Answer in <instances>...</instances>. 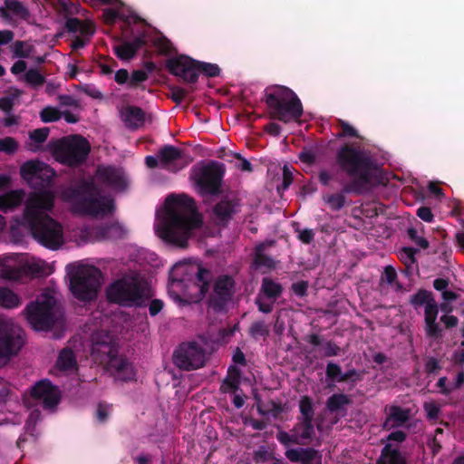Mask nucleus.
Listing matches in <instances>:
<instances>
[{
	"label": "nucleus",
	"instance_id": "nucleus-1",
	"mask_svg": "<svg viewBox=\"0 0 464 464\" xmlns=\"http://www.w3.org/2000/svg\"><path fill=\"white\" fill-rule=\"evenodd\" d=\"M201 225L202 218L194 201L179 195L169 197L157 211L154 229L164 242L185 248Z\"/></svg>",
	"mask_w": 464,
	"mask_h": 464
},
{
	"label": "nucleus",
	"instance_id": "nucleus-2",
	"mask_svg": "<svg viewBox=\"0 0 464 464\" xmlns=\"http://www.w3.org/2000/svg\"><path fill=\"white\" fill-rule=\"evenodd\" d=\"M54 198V192L48 189L30 193L25 200L22 218V225L31 231L35 240L53 250L65 242L62 224L50 216Z\"/></svg>",
	"mask_w": 464,
	"mask_h": 464
},
{
	"label": "nucleus",
	"instance_id": "nucleus-3",
	"mask_svg": "<svg viewBox=\"0 0 464 464\" xmlns=\"http://www.w3.org/2000/svg\"><path fill=\"white\" fill-rule=\"evenodd\" d=\"M210 273L197 262H179L171 269L169 295L177 303L198 302L208 290Z\"/></svg>",
	"mask_w": 464,
	"mask_h": 464
},
{
	"label": "nucleus",
	"instance_id": "nucleus-4",
	"mask_svg": "<svg viewBox=\"0 0 464 464\" xmlns=\"http://www.w3.org/2000/svg\"><path fill=\"white\" fill-rule=\"evenodd\" d=\"M62 198L79 214L103 217L114 209L113 200L109 197H101L94 183H84L77 189L68 188L62 193Z\"/></svg>",
	"mask_w": 464,
	"mask_h": 464
},
{
	"label": "nucleus",
	"instance_id": "nucleus-5",
	"mask_svg": "<svg viewBox=\"0 0 464 464\" xmlns=\"http://www.w3.org/2000/svg\"><path fill=\"white\" fill-rule=\"evenodd\" d=\"M23 314L36 331H49L63 324L62 312L57 304V293L53 288L44 289L35 302L26 305Z\"/></svg>",
	"mask_w": 464,
	"mask_h": 464
},
{
	"label": "nucleus",
	"instance_id": "nucleus-6",
	"mask_svg": "<svg viewBox=\"0 0 464 464\" xmlns=\"http://www.w3.org/2000/svg\"><path fill=\"white\" fill-rule=\"evenodd\" d=\"M106 296L110 302L121 306L137 307L145 304L151 294L140 276L130 272L111 282L106 289Z\"/></svg>",
	"mask_w": 464,
	"mask_h": 464
},
{
	"label": "nucleus",
	"instance_id": "nucleus-7",
	"mask_svg": "<svg viewBox=\"0 0 464 464\" xmlns=\"http://www.w3.org/2000/svg\"><path fill=\"white\" fill-rule=\"evenodd\" d=\"M91 353L95 362H107L108 371L115 379L131 381L135 378L136 372L132 364L114 355L112 338L107 333L101 331L92 334Z\"/></svg>",
	"mask_w": 464,
	"mask_h": 464
},
{
	"label": "nucleus",
	"instance_id": "nucleus-8",
	"mask_svg": "<svg viewBox=\"0 0 464 464\" xmlns=\"http://www.w3.org/2000/svg\"><path fill=\"white\" fill-rule=\"evenodd\" d=\"M338 160L353 176L356 190H365L379 182V169L371 165L362 152L346 147L339 151Z\"/></svg>",
	"mask_w": 464,
	"mask_h": 464
},
{
	"label": "nucleus",
	"instance_id": "nucleus-9",
	"mask_svg": "<svg viewBox=\"0 0 464 464\" xmlns=\"http://www.w3.org/2000/svg\"><path fill=\"white\" fill-rule=\"evenodd\" d=\"M266 102L273 117L284 122L298 120L303 113L300 100L292 90L284 86L267 88Z\"/></svg>",
	"mask_w": 464,
	"mask_h": 464
},
{
	"label": "nucleus",
	"instance_id": "nucleus-10",
	"mask_svg": "<svg viewBox=\"0 0 464 464\" xmlns=\"http://www.w3.org/2000/svg\"><path fill=\"white\" fill-rule=\"evenodd\" d=\"M66 269L70 276V289L76 298L92 300L97 295L102 284V273L98 268L71 264Z\"/></svg>",
	"mask_w": 464,
	"mask_h": 464
},
{
	"label": "nucleus",
	"instance_id": "nucleus-11",
	"mask_svg": "<svg viewBox=\"0 0 464 464\" xmlns=\"http://www.w3.org/2000/svg\"><path fill=\"white\" fill-rule=\"evenodd\" d=\"M23 345V331L10 318L0 315V368L16 354Z\"/></svg>",
	"mask_w": 464,
	"mask_h": 464
},
{
	"label": "nucleus",
	"instance_id": "nucleus-12",
	"mask_svg": "<svg viewBox=\"0 0 464 464\" xmlns=\"http://www.w3.org/2000/svg\"><path fill=\"white\" fill-rule=\"evenodd\" d=\"M90 151L88 141L81 136H70L59 140L54 148L55 159L63 164L75 166L82 163Z\"/></svg>",
	"mask_w": 464,
	"mask_h": 464
},
{
	"label": "nucleus",
	"instance_id": "nucleus-13",
	"mask_svg": "<svg viewBox=\"0 0 464 464\" xmlns=\"http://www.w3.org/2000/svg\"><path fill=\"white\" fill-rule=\"evenodd\" d=\"M201 194H214L219 185L221 169L217 164H201L193 168L191 176Z\"/></svg>",
	"mask_w": 464,
	"mask_h": 464
},
{
	"label": "nucleus",
	"instance_id": "nucleus-14",
	"mask_svg": "<svg viewBox=\"0 0 464 464\" xmlns=\"http://www.w3.org/2000/svg\"><path fill=\"white\" fill-rule=\"evenodd\" d=\"M411 303L417 308L424 307L425 330L429 336H438L440 333L437 323L438 305L430 292L420 290L411 298Z\"/></svg>",
	"mask_w": 464,
	"mask_h": 464
},
{
	"label": "nucleus",
	"instance_id": "nucleus-15",
	"mask_svg": "<svg viewBox=\"0 0 464 464\" xmlns=\"http://www.w3.org/2000/svg\"><path fill=\"white\" fill-rule=\"evenodd\" d=\"M205 362L206 351L197 343L182 344L174 353V362L182 370L198 369L205 364Z\"/></svg>",
	"mask_w": 464,
	"mask_h": 464
},
{
	"label": "nucleus",
	"instance_id": "nucleus-16",
	"mask_svg": "<svg viewBox=\"0 0 464 464\" xmlns=\"http://www.w3.org/2000/svg\"><path fill=\"white\" fill-rule=\"evenodd\" d=\"M121 232V227L117 223H113L105 228H90L86 226H81L72 230L70 240L82 245L116 237L120 236Z\"/></svg>",
	"mask_w": 464,
	"mask_h": 464
},
{
	"label": "nucleus",
	"instance_id": "nucleus-17",
	"mask_svg": "<svg viewBox=\"0 0 464 464\" xmlns=\"http://www.w3.org/2000/svg\"><path fill=\"white\" fill-rule=\"evenodd\" d=\"M22 179L30 186L36 187L50 181L55 175L53 169L38 160L24 162L20 168Z\"/></svg>",
	"mask_w": 464,
	"mask_h": 464
},
{
	"label": "nucleus",
	"instance_id": "nucleus-18",
	"mask_svg": "<svg viewBox=\"0 0 464 464\" xmlns=\"http://www.w3.org/2000/svg\"><path fill=\"white\" fill-rule=\"evenodd\" d=\"M167 66L172 74L182 78L187 82H195L198 80V62L186 55L169 59Z\"/></svg>",
	"mask_w": 464,
	"mask_h": 464
},
{
	"label": "nucleus",
	"instance_id": "nucleus-19",
	"mask_svg": "<svg viewBox=\"0 0 464 464\" xmlns=\"http://www.w3.org/2000/svg\"><path fill=\"white\" fill-rule=\"evenodd\" d=\"M24 256L8 254L0 256V278L18 281L24 274Z\"/></svg>",
	"mask_w": 464,
	"mask_h": 464
},
{
	"label": "nucleus",
	"instance_id": "nucleus-20",
	"mask_svg": "<svg viewBox=\"0 0 464 464\" xmlns=\"http://www.w3.org/2000/svg\"><path fill=\"white\" fill-rule=\"evenodd\" d=\"M95 182L113 190H121L127 186V178L121 169L100 167L97 170Z\"/></svg>",
	"mask_w": 464,
	"mask_h": 464
},
{
	"label": "nucleus",
	"instance_id": "nucleus-21",
	"mask_svg": "<svg viewBox=\"0 0 464 464\" xmlns=\"http://www.w3.org/2000/svg\"><path fill=\"white\" fill-rule=\"evenodd\" d=\"M404 439L405 434L402 431L391 433L378 464H406L404 458L398 451V444L402 442Z\"/></svg>",
	"mask_w": 464,
	"mask_h": 464
},
{
	"label": "nucleus",
	"instance_id": "nucleus-22",
	"mask_svg": "<svg viewBox=\"0 0 464 464\" xmlns=\"http://www.w3.org/2000/svg\"><path fill=\"white\" fill-rule=\"evenodd\" d=\"M32 396L40 401L45 408H53L60 400V392L48 380L38 382L31 391Z\"/></svg>",
	"mask_w": 464,
	"mask_h": 464
},
{
	"label": "nucleus",
	"instance_id": "nucleus-23",
	"mask_svg": "<svg viewBox=\"0 0 464 464\" xmlns=\"http://www.w3.org/2000/svg\"><path fill=\"white\" fill-rule=\"evenodd\" d=\"M180 159V150L173 146H166L159 152L160 167L167 168L171 171H177L183 168V165L178 166Z\"/></svg>",
	"mask_w": 464,
	"mask_h": 464
},
{
	"label": "nucleus",
	"instance_id": "nucleus-24",
	"mask_svg": "<svg viewBox=\"0 0 464 464\" xmlns=\"http://www.w3.org/2000/svg\"><path fill=\"white\" fill-rule=\"evenodd\" d=\"M1 15L8 22L17 19H25L28 15L27 9L17 0H6L0 7Z\"/></svg>",
	"mask_w": 464,
	"mask_h": 464
},
{
	"label": "nucleus",
	"instance_id": "nucleus-25",
	"mask_svg": "<svg viewBox=\"0 0 464 464\" xmlns=\"http://www.w3.org/2000/svg\"><path fill=\"white\" fill-rule=\"evenodd\" d=\"M24 274L34 276H46L53 273V266L43 259L24 256Z\"/></svg>",
	"mask_w": 464,
	"mask_h": 464
},
{
	"label": "nucleus",
	"instance_id": "nucleus-26",
	"mask_svg": "<svg viewBox=\"0 0 464 464\" xmlns=\"http://www.w3.org/2000/svg\"><path fill=\"white\" fill-rule=\"evenodd\" d=\"M114 4H118L116 9L107 8L103 11V19L105 23L111 24L115 23L117 19L125 21L127 23L136 21V16L130 11L126 12L124 9V5L120 0Z\"/></svg>",
	"mask_w": 464,
	"mask_h": 464
},
{
	"label": "nucleus",
	"instance_id": "nucleus-27",
	"mask_svg": "<svg viewBox=\"0 0 464 464\" xmlns=\"http://www.w3.org/2000/svg\"><path fill=\"white\" fill-rule=\"evenodd\" d=\"M24 199L23 189L10 190L0 195V211H13L18 208Z\"/></svg>",
	"mask_w": 464,
	"mask_h": 464
},
{
	"label": "nucleus",
	"instance_id": "nucleus-28",
	"mask_svg": "<svg viewBox=\"0 0 464 464\" xmlns=\"http://www.w3.org/2000/svg\"><path fill=\"white\" fill-rule=\"evenodd\" d=\"M387 418L383 423V428L391 430L403 425L409 419V411L397 406H391L387 410Z\"/></svg>",
	"mask_w": 464,
	"mask_h": 464
},
{
	"label": "nucleus",
	"instance_id": "nucleus-29",
	"mask_svg": "<svg viewBox=\"0 0 464 464\" xmlns=\"http://www.w3.org/2000/svg\"><path fill=\"white\" fill-rule=\"evenodd\" d=\"M121 118L125 125L130 129L139 128L144 123V113L137 107H124L121 111Z\"/></svg>",
	"mask_w": 464,
	"mask_h": 464
},
{
	"label": "nucleus",
	"instance_id": "nucleus-30",
	"mask_svg": "<svg viewBox=\"0 0 464 464\" xmlns=\"http://www.w3.org/2000/svg\"><path fill=\"white\" fill-rule=\"evenodd\" d=\"M145 41L138 37L132 42H121L114 46L117 56L121 60H130L134 57L136 52L143 45Z\"/></svg>",
	"mask_w": 464,
	"mask_h": 464
},
{
	"label": "nucleus",
	"instance_id": "nucleus-31",
	"mask_svg": "<svg viewBox=\"0 0 464 464\" xmlns=\"http://www.w3.org/2000/svg\"><path fill=\"white\" fill-rule=\"evenodd\" d=\"M20 295L7 286H0V306L5 309H14L21 305Z\"/></svg>",
	"mask_w": 464,
	"mask_h": 464
},
{
	"label": "nucleus",
	"instance_id": "nucleus-32",
	"mask_svg": "<svg viewBox=\"0 0 464 464\" xmlns=\"http://www.w3.org/2000/svg\"><path fill=\"white\" fill-rule=\"evenodd\" d=\"M67 27L70 31L79 33L81 37L89 40L94 33L93 25L90 22H82L78 19H70L67 22Z\"/></svg>",
	"mask_w": 464,
	"mask_h": 464
},
{
	"label": "nucleus",
	"instance_id": "nucleus-33",
	"mask_svg": "<svg viewBox=\"0 0 464 464\" xmlns=\"http://www.w3.org/2000/svg\"><path fill=\"white\" fill-rule=\"evenodd\" d=\"M327 376L333 379L335 382H343L353 378V381H357L360 379L359 373L354 371L348 372L346 373H343L340 367L334 363H329L327 365Z\"/></svg>",
	"mask_w": 464,
	"mask_h": 464
},
{
	"label": "nucleus",
	"instance_id": "nucleus-34",
	"mask_svg": "<svg viewBox=\"0 0 464 464\" xmlns=\"http://www.w3.org/2000/svg\"><path fill=\"white\" fill-rule=\"evenodd\" d=\"M233 282L229 276H222L215 285V293L221 300H226L230 295Z\"/></svg>",
	"mask_w": 464,
	"mask_h": 464
},
{
	"label": "nucleus",
	"instance_id": "nucleus-35",
	"mask_svg": "<svg viewBox=\"0 0 464 464\" xmlns=\"http://www.w3.org/2000/svg\"><path fill=\"white\" fill-rule=\"evenodd\" d=\"M235 211V205L229 201H222L214 209L215 216L219 222L225 221Z\"/></svg>",
	"mask_w": 464,
	"mask_h": 464
},
{
	"label": "nucleus",
	"instance_id": "nucleus-36",
	"mask_svg": "<svg viewBox=\"0 0 464 464\" xmlns=\"http://www.w3.org/2000/svg\"><path fill=\"white\" fill-rule=\"evenodd\" d=\"M56 365L62 370H69L74 367L75 358L72 351L64 349L61 352Z\"/></svg>",
	"mask_w": 464,
	"mask_h": 464
},
{
	"label": "nucleus",
	"instance_id": "nucleus-37",
	"mask_svg": "<svg viewBox=\"0 0 464 464\" xmlns=\"http://www.w3.org/2000/svg\"><path fill=\"white\" fill-rule=\"evenodd\" d=\"M10 51L13 58H28L32 53V47L24 42L17 41L10 46Z\"/></svg>",
	"mask_w": 464,
	"mask_h": 464
},
{
	"label": "nucleus",
	"instance_id": "nucleus-38",
	"mask_svg": "<svg viewBox=\"0 0 464 464\" xmlns=\"http://www.w3.org/2000/svg\"><path fill=\"white\" fill-rule=\"evenodd\" d=\"M300 412L303 416V421L312 422L314 417L313 401L307 396L301 398L299 401Z\"/></svg>",
	"mask_w": 464,
	"mask_h": 464
},
{
	"label": "nucleus",
	"instance_id": "nucleus-39",
	"mask_svg": "<svg viewBox=\"0 0 464 464\" xmlns=\"http://www.w3.org/2000/svg\"><path fill=\"white\" fill-rule=\"evenodd\" d=\"M239 384V374L236 369H232L228 377L224 381L221 390L224 392H234Z\"/></svg>",
	"mask_w": 464,
	"mask_h": 464
},
{
	"label": "nucleus",
	"instance_id": "nucleus-40",
	"mask_svg": "<svg viewBox=\"0 0 464 464\" xmlns=\"http://www.w3.org/2000/svg\"><path fill=\"white\" fill-rule=\"evenodd\" d=\"M295 436L299 438V444L308 440L314 433V427L310 421H303L295 430Z\"/></svg>",
	"mask_w": 464,
	"mask_h": 464
},
{
	"label": "nucleus",
	"instance_id": "nucleus-41",
	"mask_svg": "<svg viewBox=\"0 0 464 464\" xmlns=\"http://www.w3.org/2000/svg\"><path fill=\"white\" fill-rule=\"evenodd\" d=\"M24 80L34 88L42 86L44 82V76L36 69L27 71L24 75Z\"/></svg>",
	"mask_w": 464,
	"mask_h": 464
},
{
	"label": "nucleus",
	"instance_id": "nucleus-42",
	"mask_svg": "<svg viewBox=\"0 0 464 464\" xmlns=\"http://www.w3.org/2000/svg\"><path fill=\"white\" fill-rule=\"evenodd\" d=\"M349 402V399L343 394L333 395L327 402V407L330 411H338Z\"/></svg>",
	"mask_w": 464,
	"mask_h": 464
},
{
	"label": "nucleus",
	"instance_id": "nucleus-43",
	"mask_svg": "<svg viewBox=\"0 0 464 464\" xmlns=\"http://www.w3.org/2000/svg\"><path fill=\"white\" fill-rule=\"evenodd\" d=\"M262 290L267 297L273 298L279 295L281 292V287L278 284L269 279H264Z\"/></svg>",
	"mask_w": 464,
	"mask_h": 464
},
{
	"label": "nucleus",
	"instance_id": "nucleus-44",
	"mask_svg": "<svg viewBox=\"0 0 464 464\" xmlns=\"http://www.w3.org/2000/svg\"><path fill=\"white\" fill-rule=\"evenodd\" d=\"M18 149V143L11 137L0 139V151L6 154H14Z\"/></svg>",
	"mask_w": 464,
	"mask_h": 464
},
{
	"label": "nucleus",
	"instance_id": "nucleus-45",
	"mask_svg": "<svg viewBox=\"0 0 464 464\" xmlns=\"http://www.w3.org/2000/svg\"><path fill=\"white\" fill-rule=\"evenodd\" d=\"M41 120L44 122H52L61 118L60 111L54 107H45L40 112Z\"/></svg>",
	"mask_w": 464,
	"mask_h": 464
},
{
	"label": "nucleus",
	"instance_id": "nucleus-46",
	"mask_svg": "<svg viewBox=\"0 0 464 464\" xmlns=\"http://www.w3.org/2000/svg\"><path fill=\"white\" fill-rule=\"evenodd\" d=\"M324 200L334 210H338L342 208L344 205V197L342 194L338 193L324 196Z\"/></svg>",
	"mask_w": 464,
	"mask_h": 464
},
{
	"label": "nucleus",
	"instance_id": "nucleus-47",
	"mask_svg": "<svg viewBox=\"0 0 464 464\" xmlns=\"http://www.w3.org/2000/svg\"><path fill=\"white\" fill-rule=\"evenodd\" d=\"M306 452L307 449H291L286 450L285 456L293 462L300 461L303 464Z\"/></svg>",
	"mask_w": 464,
	"mask_h": 464
},
{
	"label": "nucleus",
	"instance_id": "nucleus-48",
	"mask_svg": "<svg viewBox=\"0 0 464 464\" xmlns=\"http://www.w3.org/2000/svg\"><path fill=\"white\" fill-rule=\"evenodd\" d=\"M200 72L205 73L207 76L214 77L219 73V68L214 63H198V73Z\"/></svg>",
	"mask_w": 464,
	"mask_h": 464
},
{
	"label": "nucleus",
	"instance_id": "nucleus-49",
	"mask_svg": "<svg viewBox=\"0 0 464 464\" xmlns=\"http://www.w3.org/2000/svg\"><path fill=\"white\" fill-rule=\"evenodd\" d=\"M250 334L255 338L265 336L268 334V328L264 323L256 322L251 326Z\"/></svg>",
	"mask_w": 464,
	"mask_h": 464
},
{
	"label": "nucleus",
	"instance_id": "nucleus-50",
	"mask_svg": "<svg viewBox=\"0 0 464 464\" xmlns=\"http://www.w3.org/2000/svg\"><path fill=\"white\" fill-rule=\"evenodd\" d=\"M276 438L284 445H288L290 443L299 444V438L295 436V431L293 434H288L285 431H279Z\"/></svg>",
	"mask_w": 464,
	"mask_h": 464
},
{
	"label": "nucleus",
	"instance_id": "nucleus-51",
	"mask_svg": "<svg viewBox=\"0 0 464 464\" xmlns=\"http://www.w3.org/2000/svg\"><path fill=\"white\" fill-rule=\"evenodd\" d=\"M303 464H322V457L317 451L307 449Z\"/></svg>",
	"mask_w": 464,
	"mask_h": 464
},
{
	"label": "nucleus",
	"instance_id": "nucleus-52",
	"mask_svg": "<svg viewBox=\"0 0 464 464\" xmlns=\"http://www.w3.org/2000/svg\"><path fill=\"white\" fill-rule=\"evenodd\" d=\"M111 413V407L108 404H99L96 411L98 421L104 422Z\"/></svg>",
	"mask_w": 464,
	"mask_h": 464
},
{
	"label": "nucleus",
	"instance_id": "nucleus-53",
	"mask_svg": "<svg viewBox=\"0 0 464 464\" xmlns=\"http://www.w3.org/2000/svg\"><path fill=\"white\" fill-rule=\"evenodd\" d=\"M48 133L49 130L47 128L37 129L30 133V139L40 144L46 140Z\"/></svg>",
	"mask_w": 464,
	"mask_h": 464
},
{
	"label": "nucleus",
	"instance_id": "nucleus-54",
	"mask_svg": "<svg viewBox=\"0 0 464 464\" xmlns=\"http://www.w3.org/2000/svg\"><path fill=\"white\" fill-rule=\"evenodd\" d=\"M154 44L161 53H169L172 49L169 41L163 37L155 40Z\"/></svg>",
	"mask_w": 464,
	"mask_h": 464
},
{
	"label": "nucleus",
	"instance_id": "nucleus-55",
	"mask_svg": "<svg viewBox=\"0 0 464 464\" xmlns=\"http://www.w3.org/2000/svg\"><path fill=\"white\" fill-rule=\"evenodd\" d=\"M147 79V73L143 71H134L130 77L129 85L136 86L138 83L144 82Z\"/></svg>",
	"mask_w": 464,
	"mask_h": 464
},
{
	"label": "nucleus",
	"instance_id": "nucleus-56",
	"mask_svg": "<svg viewBox=\"0 0 464 464\" xmlns=\"http://www.w3.org/2000/svg\"><path fill=\"white\" fill-rule=\"evenodd\" d=\"M424 409L430 419H436L439 414V407L433 401L425 402Z\"/></svg>",
	"mask_w": 464,
	"mask_h": 464
},
{
	"label": "nucleus",
	"instance_id": "nucleus-57",
	"mask_svg": "<svg viewBox=\"0 0 464 464\" xmlns=\"http://www.w3.org/2000/svg\"><path fill=\"white\" fill-rule=\"evenodd\" d=\"M442 296L445 302L440 306L441 310L450 312L451 308L449 306V303L456 299V295L450 291H444Z\"/></svg>",
	"mask_w": 464,
	"mask_h": 464
},
{
	"label": "nucleus",
	"instance_id": "nucleus-58",
	"mask_svg": "<svg viewBox=\"0 0 464 464\" xmlns=\"http://www.w3.org/2000/svg\"><path fill=\"white\" fill-rule=\"evenodd\" d=\"M409 236L421 248L428 247V241L424 237H419L414 229H409Z\"/></svg>",
	"mask_w": 464,
	"mask_h": 464
},
{
	"label": "nucleus",
	"instance_id": "nucleus-59",
	"mask_svg": "<svg viewBox=\"0 0 464 464\" xmlns=\"http://www.w3.org/2000/svg\"><path fill=\"white\" fill-rule=\"evenodd\" d=\"M114 79L119 84H123V83L129 84L130 76L126 70L121 69L115 72Z\"/></svg>",
	"mask_w": 464,
	"mask_h": 464
},
{
	"label": "nucleus",
	"instance_id": "nucleus-60",
	"mask_svg": "<svg viewBox=\"0 0 464 464\" xmlns=\"http://www.w3.org/2000/svg\"><path fill=\"white\" fill-rule=\"evenodd\" d=\"M396 278V272L391 266H386L382 275V281H385L388 284H392Z\"/></svg>",
	"mask_w": 464,
	"mask_h": 464
},
{
	"label": "nucleus",
	"instance_id": "nucleus-61",
	"mask_svg": "<svg viewBox=\"0 0 464 464\" xmlns=\"http://www.w3.org/2000/svg\"><path fill=\"white\" fill-rule=\"evenodd\" d=\"M414 255H415V250H413L411 247H405L402 249L401 256L402 259L405 260V262L408 265H410V264L414 263Z\"/></svg>",
	"mask_w": 464,
	"mask_h": 464
},
{
	"label": "nucleus",
	"instance_id": "nucleus-62",
	"mask_svg": "<svg viewBox=\"0 0 464 464\" xmlns=\"http://www.w3.org/2000/svg\"><path fill=\"white\" fill-rule=\"evenodd\" d=\"M417 214H418L420 218H421L422 220H424L426 222L432 221L433 215H432L430 209L429 208H427V207L420 208L418 209Z\"/></svg>",
	"mask_w": 464,
	"mask_h": 464
},
{
	"label": "nucleus",
	"instance_id": "nucleus-63",
	"mask_svg": "<svg viewBox=\"0 0 464 464\" xmlns=\"http://www.w3.org/2000/svg\"><path fill=\"white\" fill-rule=\"evenodd\" d=\"M340 124H341L343 135L358 137L357 130L353 126H351L350 124H348L347 122L343 121H340Z\"/></svg>",
	"mask_w": 464,
	"mask_h": 464
},
{
	"label": "nucleus",
	"instance_id": "nucleus-64",
	"mask_svg": "<svg viewBox=\"0 0 464 464\" xmlns=\"http://www.w3.org/2000/svg\"><path fill=\"white\" fill-rule=\"evenodd\" d=\"M314 232L312 229L301 230L298 234V238L304 243H310L314 238Z\"/></svg>",
	"mask_w": 464,
	"mask_h": 464
}]
</instances>
